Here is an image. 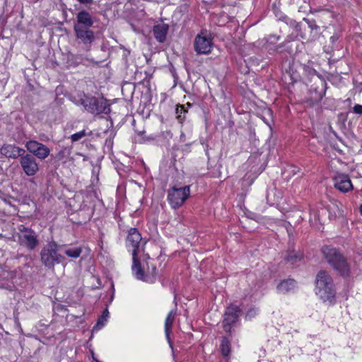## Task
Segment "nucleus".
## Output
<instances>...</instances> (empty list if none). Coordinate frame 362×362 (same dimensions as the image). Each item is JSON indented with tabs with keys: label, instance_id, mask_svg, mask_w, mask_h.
<instances>
[{
	"label": "nucleus",
	"instance_id": "obj_24",
	"mask_svg": "<svg viewBox=\"0 0 362 362\" xmlns=\"http://www.w3.org/2000/svg\"><path fill=\"white\" fill-rule=\"evenodd\" d=\"M82 250L81 247H74V248H69L66 249L64 251V253L71 257V258H77L81 254Z\"/></svg>",
	"mask_w": 362,
	"mask_h": 362
},
{
	"label": "nucleus",
	"instance_id": "obj_3",
	"mask_svg": "<svg viewBox=\"0 0 362 362\" xmlns=\"http://www.w3.org/2000/svg\"><path fill=\"white\" fill-rule=\"evenodd\" d=\"M322 252L328 264L342 276L349 273V266L346 258L336 248L330 246H324Z\"/></svg>",
	"mask_w": 362,
	"mask_h": 362
},
{
	"label": "nucleus",
	"instance_id": "obj_19",
	"mask_svg": "<svg viewBox=\"0 0 362 362\" xmlns=\"http://www.w3.org/2000/svg\"><path fill=\"white\" fill-rule=\"evenodd\" d=\"M175 315L176 310H172L168 313L165 320V334L168 341L170 339V333L173 322L175 320Z\"/></svg>",
	"mask_w": 362,
	"mask_h": 362
},
{
	"label": "nucleus",
	"instance_id": "obj_31",
	"mask_svg": "<svg viewBox=\"0 0 362 362\" xmlns=\"http://www.w3.org/2000/svg\"><path fill=\"white\" fill-rule=\"evenodd\" d=\"M252 313H255V311H254V310H250V311L247 313V316H250V315H252Z\"/></svg>",
	"mask_w": 362,
	"mask_h": 362
},
{
	"label": "nucleus",
	"instance_id": "obj_11",
	"mask_svg": "<svg viewBox=\"0 0 362 362\" xmlns=\"http://www.w3.org/2000/svg\"><path fill=\"white\" fill-rule=\"evenodd\" d=\"M21 166L28 176H33L38 171V165L36 159L30 154L21 156Z\"/></svg>",
	"mask_w": 362,
	"mask_h": 362
},
{
	"label": "nucleus",
	"instance_id": "obj_25",
	"mask_svg": "<svg viewBox=\"0 0 362 362\" xmlns=\"http://www.w3.org/2000/svg\"><path fill=\"white\" fill-rule=\"evenodd\" d=\"M286 259L293 264L301 260V255H298L294 252H291L286 256Z\"/></svg>",
	"mask_w": 362,
	"mask_h": 362
},
{
	"label": "nucleus",
	"instance_id": "obj_18",
	"mask_svg": "<svg viewBox=\"0 0 362 362\" xmlns=\"http://www.w3.org/2000/svg\"><path fill=\"white\" fill-rule=\"evenodd\" d=\"M296 287V283L293 279H288L281 281L277 286L276 288L279 293H287L293 291Z\"/></svg>",
	"mask_w": 362,
	"mask_h": 362
},
{
	"label": "nucleus",
	"instance_id": "obj_29",
	"mask_svg": "<svg viewBox=\"0 0 362 362\" xmlns=\"http://www.w3.org/2000/svg\"><path fill=\"white\" fill-rule=\"evenodd\" d=\"M185 106V108L187 110L188 108H189L191 106H192V104L189 103H187L185 105H184Z\"/></svg>",
	"mask_w": 362,
	"mask_h": 362
},
{
	"label": "nucleus",
	"instance_id": "obj_5",
	"mask_svg": "<svg viewBox=\"0 0 362 362\" xmlns=\"http://www.w3.org/2000/svg\"><path fill=\"white\" fill-rule=\"evenodd\" d=\"M81 104L88 112L99 115L101 113H108L110 110V105L103 98H95L93 96L84 95L81 99Z\"/></svg>",
	"mask_w": 362,
	"mask_h": 362
},
{
	"label": "nucleus",
	"instance_id": "obj_30",
	"mask_svg": "<svg viewBox=\"0 0 362 362\" xmlns=\"http://www.w3.org/2000/svg\"><path fill=\"white\" fill-rule=\"evenodd\" d=\"M309 25H310V27L312 29H313V28H315V29H316V28H317V26L316 25H312L311 23H310Z\"/></svg>",
	"mask_w": 362,
	"mask_h": 362
},
{
	"label": "nucleus",
	"instance_id": "obj_17",
	"mask_svg": "<svg viewBox=\"0 0 362 362\" xmlns=\"http://www.w3.org/2000/svg\"><path fill=\"white\" fill-rule=\"evenodd\" d=\"M168 30V25L164 23L156 25L153 29V35L159 42H163L166 39Z\"/></svg>",
	"mask_w": 362,
	"mask_h": 362
},
{
	"label": "nucleus",
	"instance_id": "obj_12",
	"mask_svg": "<svg viewBox=\"0 0 362 362\" xmlns=\"http://www.w3.org/2000/svg\"><path fill=\"white\" fill-rule=\"evenodd\" d=\"M336 189L342 192H348L353 189V185L347 174L337 173L333 178Z\"/></svg>",
	"mask_w": 362,
	"mask_h": 362
},
{
	"label": "nucleus",
	"instance_id": "obj_21",
	"mask_svg": "<svg viewBox=\"0 0 362 362\" xmlns=\"http://www.w3.org/2000/svg\"><path fill=\"white\" fill-rule=\"evenodd\" d=\"M109 317V311L107 309H105L102 315L98 318L97 324L94 327L95 329H100L105 325Z\"/></svg>",
	"mask_w": 362,
	"mask_h": 362
},
{
	"label": "nucleus",
	"instance_id": "obj_2",
	"mask_svg": "<svg viewBox=\"0 0 362 362\" xmlns=\"http://www.w3.org/2000/svg\"><path fill=\"white\" fill-rule=\"evenodd\" d=\"M315 293L325 303H334L335 290L333 280L328 272L320 271L315 279Z\"/></svg>",
	"mask_w": 362,
	"mask_h": 362
},
{
	"label": "nucleus",
	"instance_id": "obj_27",
	"mask_svg": "<svg viewBox=\"0 0 362 362\" xmlns=\"http://www.w3.org/2000/svg\"><path fill=\"white\" fill-rule=\"evenodd\" d=\"M353 112L357 115L362 114V105L359 104H356L353 107Z\"/></svg>",
	"mask_w": 362,
	"mask_h": 362
},
{
	"label": "nucleus",
	"instance_id": "obj_32",
	"mask_svg": "<svg viewBox=\"0 0 362 362\" xmlns=\"http://www.w3.org/2000/svg\"><path fill=\"white\" fill-rule=\"evenodd\" d=\"M330 40H331L332 42H334V41L337 40V38H336L334 36H332V37H330Z\"/></svg>",
	"mask_w": 362,
	"mask_h": 362
},
{
	"label": "nucleus",
	"instance_id": "obj_4",
	"mask_svg": "<svg viewBox=\"0 0 362 362\" xmlns=\"http://www.w3.org/2000/svg\"><path fill=\"white\" fill-rule=\"evenodd\" d=\"M64 260V257L59 252V245L55 242H50L42 248L40 261L47 269H54L56 264Z\"/></svg>",
	"mask_w": 362,
	"mask_h": 362
},
{
	"label": "nucleus",
	"instance_id": "obj_33",
	"mask_svg": "<svg viewBox=\"0 0 362 362\" xmlns=\"http://www.w3.org/2000/svg\"><path fill=\"white\" fill-rule=\"evenodd\" d=\"M359 211H360L361 215L362 216V204L361 205V206L359 208Z\"/></svg>",
	"mask_w": 362,
	"mask_h": 362
},
{
	"label": "nucleus",
	"instance_id": "obj_23",
	"mask_svg": "<svg viewBox=\"0 0 362 362\" xmlns=\"http://www.w3.org/2000/svg\"><path fill=\"white\" fill-rule=\"evenodd\" d=\"M187 112V110L185 108V105H177L175 113L177 115V118L179 119L180 122H182V121L185 119V115Z\"/></svg>",
	"mask_w": 362,
	"mask_h": 362
},
{
	"label": "nucleus",
	"instance_id": "obj_16",
	"mask_svg": "<svg viewBox=\"0 0 362 362\" xmlns=\"http://www.w3.org/2000/svg\"><path fill=\"white\" fill-rule=\"evenodd\" d=\"M77 25L83 28H90L93 25V19L91 15L86 11L83 10L76 15Z\"/></svg>",
	"mask_w": 362,
	"mask_h": 362
},
{
	"label": "nucleus",
	"instance_id": "obj_8",
	"mask_svg": "<svg viewBox=\"0 0 362 362\" xmlns=\"http://www.w3.org/2000/svg\"><path fill=\"white\" fill-rule=\"evenodd\" d=\"M213 46V39L206 30L197 35L194 40V49L197 54H209Z\"/></svg>",
	"mask_w": 362,
	"mask_h": 362
},
{
	"label": "nucleus",
	"instance_id": "obj_7",
	"mask_svg": "<svg viewBox=\"0 0 362 362\" xmlns=\"http://www.w3.org/2000/svg\"><path fill=\"white\" fill-rule=\"evenodd\" d=\"M18 230L17 235L18 244L30 251L35 250L39 244L35 232L23 225L19 226Z\"/></svg>",
	"mask_w": 362,
	"mask_h": 362
},
{
	"label": "nucleus",
	"instance_id": "obj_13",
	"mask_svg": "<svg viewBox=\"0 0 362 362\" xmlns=\"http://www.w3.org/2000/svg\"><path fill=\"white\" fill-rule=\"evenodd\" d=\"M325 82L317 76L315 78L314 84L311 85L309 88L312 100L314 101H320L322 100L325 95Z\"/></svg>",
	"mask_w": 362,
	"mask_h": 362
},
{
	"label": "nucleus",
	"instance_id": "obj_9",
	"mask_svg": "<svg viewBox=\"0 0 362 362\" xmlns=\"http://www.w3.org/2000/svg\"><path fill=\"white\" fill-rule=\"evenodd\" d=\"M25 147L30 153L40 160L45 159L50 153V149L47 146L35 140L27 141Z\"/></svg>",
	"mask_w": 362,
	"mask_h": 362
},
{
	"label": "nucleus",
	"instance_id": "obj_10",
	"mask_svg": "<svg viewBox=\"0 0 362 362\" xmlns=\"http://www.w3.org/2000/svg\"><path fill=\"white\" fill-rule=\"evenodd\" d=\"M240 313V309L238 305H231L227 308L223 321V327L226 332H230L231 326L238 321Z\"/></svg>",
	"mask_w": 362,
	"mask_h": 362
},
{
	"label": "nucleus",
	"instance_id": "obj_14",
	"mask_svg": "<svg viewBox=\"0 0 362 362\" xmlns=\"http://www.w3.org/2000/svg\"><path fill=\"white\" fill-rule=\"evenodd\" d=\"M76 37L81 40L84 44H90L94 40V33L90 28H83L79 25L74 27Z\"/></svg>",
	"mask_w": 362,
	"mask_h": 362
},
{
	"label": "nucleus",
	"instance_id": "obj_22",
	"mask_svg": "<svg viewBox=\"0 0 362 362\" xmlns=\"http://www.w3.org/2000/svg\"><path fill=\"white\" fill-rule=\"evenodd\" d=\"M327 211L329 212V217L330 219H335L338 216L341 215V211L337 205L328 206Z\"/></svg>",
	"mask_w": 362,
	"mask_h": 362
},
{
	"label": "nucleus",
	"instance_id": "obj_15",
	"mask_svg": "<svg viewBox=\"0 0 362 362\" xmlns=\"http://www.w3.org/2000/svg\"><path fill=\"white\" fill-rule=\"evenodd\" d=\"M0 153L8 158H17L23 156L25 151L23 148L12 144H4L0 148Z\"/></svg>",
	"mask_w": 362,
	"mask_h": 362
},
{
	"label": "nucleus",
	"instance_id": "obj_34",
	"mask_svg": "<svg viewBox=\"0 0 362 362\" xmlns=\"http://www.w3.org/2000/svg\"><path fill=\"white\" fill-rule=\"evenodd\" d=\"M93 360H94L95 362H97V361H98V360H97L96 358H95L94 357H93Z\"/></svg>",
	"mask_w": 362,
	"mask_h": 362
},
{
	"label": "nucleus",
	"instance_id": "obj_28",
	"mask_svg": "<svg viewBox=\"0 0 362 362\" xmlns=\"http://www.w3.org/2000/svg\"><path fill=\"white\" fill-rule=\"evenodd\" d=\"M110 129H108L107 131H105V132L106 133L107 132H110V135H115V132H114V129H112V124H111L110 125Z\"/></svg>",
	"mask_w": 362,
	"mask_h": 362
},
{
	"label": "nucleus",
	"instance_id": "obj_1",
	"mask_svg": "<svg viewBox=\"0 0 362 362\" xmlns=\"http://www.w3.org/2000/svg\"><path fill=\"white\" fill-rule=\"evenodd\" d=\"M141 240V235L139 230L135 228H130L127 238V247L132 250V274L136 279L152 284L156 281V267L153 264L150 270L149 266L146 264L148 271L145 272V266L141 265L138 260L137 252Z\"/></svg>",
	"mask_w": 362,
	"mask_h": 362
},
{
	"label": "nucleus",
	"instance_id": "obj_6",
	"mask_svg": "<svg viewBox=\"0 0 362 362\" xmlns=\"http://www.w3.org/2000/svg\"><path fill=\"white\" fill-rule=\"evenodd\" d=\"M190 194L189 186L181 187H173L168 191V201L170 206L173 209L180 207L188 199Z\"/></svg>",
	"mask_w": 362,
	"mask_h": 362
},
{
	"label": "nucleus",
	"instance_id": "obj_26",
	"mask_svg": "<svg viewBox=\"0 0 362 362\" xmlns=\"http://www.w3.org/2000/svg\"><path fill=\"white\" fill-rule=\"evenodd\" d=\"M86 135V132L85 130L80 131L78 132H76L75 134H73L71 136V139L73 142L78 141L81 140L82 138H83Z\"/></svg>",
	"mask_w": 362,
	"mask_h": 362
},
{
	"label": "nucleus",
	"instance_id": "obj_20",
	"mask_svg": "<svg viewBox=\"0 0 362 362\" xmlns=\"http://www.w3.org/2000/svg\"><path fill=\"white\" fill-rule=\"evenodd\" d=\"M221 354L223 356L227 357L230 354V344L226 337H223L220 345Z\"/></svg>",
	"mask_w": 362,
	"mask_h": 362
}]
</instances>
